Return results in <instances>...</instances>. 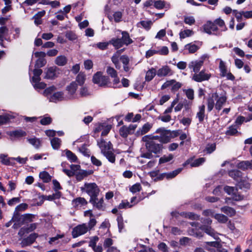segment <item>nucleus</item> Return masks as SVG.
Here are the masks:
<instances>
[{"mask_svg": "<svg viewBox=\"0 0 252 252\" xmlns=\"http://www.w3.org/2000/svg\"><path fill=\"white\" fill-rule=\"evenodd\" d=\"M96 220L94 218L90 219L89 222L78 224L74 227L72 230L71 234L73 238L86 234L88 231L92 229L96 225Z\"/></svg>", "mask_w": 252, "mask_h": 252, "instance_id": "f257e3e1", "label": "nucleus"}, {"mask_svg": "<svg viewBox=\"0 0 252 252\" xmlns=\"http://www.w3.org/2000/svg\"><path fill=\"white\" fill-rule=\"evenodd\" d=\"M142 141L145 142V146L147 150L151 153L158 154L163 148L161 144L156 143L153 139L152 135H145L142 137Z\"/></svg>", "mask_w": 252, "mask_h": 252, "instance_id": "f03ea898", "label": "nucleus"}, {"mask_svg": "<svg viewBox=\"0 0 252 252\" xmlns=\"http://www.w3.org/2000/svg\"><path fill=\"white\" fill-rule=\"evenodd\" d=\"M82 192H86L90 197L98 196L100 189L94 183H85L83 186L80 188Z\"/></svg>", "mask_w": 252, "mask_h": 252, "instance_id": "7ed1b4c3", "label": "nucleus"}, {"mask_svg": "<svg viewBox=\"0 0 252 252\" xmlns=\"http://www.w3.org/2000/svg\"><path fill=\"white\" fill-rule=\"evenodd\" d=\"M155 133L158 134V135H152L153 139L158 140L162 143H168L171 139V133L168 130L164 127H160L157 129Z\"/></svg>", "mask_w": 252, "mask_h": 252, "instance_id": "20e7f679", "label": "nucleus"}, {"mask_svg": "<svg viewBox=\"0 0 252 252\" xmlns=\"http://www.w3.org/2000/svg\"><path fill=\"white\" fill-rule=\"evenodd\" d=\"M93 81L94 84L98 85L102 87H111V83L109 77L107 76L103 75L100 71L97 72L94 74L93 78Z\"/></svg>", "mask_w": 252, "mask_h": 252, "instance_id": "39448f33", "label": "nucleus"}, {"mask_svg": "<svg viewBox=\"0 0 252 252\" xmlns=\"http://www.w3.org/2000/svg\"><path fill=\"white\" fill-rule=\"evenodd\" d=\"M209 56L207 54L203 55L198 60L192 61L189 65V68L191 70V72L195 73L200 71L201 67L203 66L204 62L208 61Z\"/></svg>", "mask_w": 252, "mask_h": 252, "instance_id": "423d86ee", "label": "nucleus"}, {"mask_svg": "<svg viewBox=\"0 0 252 252\" xmlns=\"http://www.w3.org/2000/svg\"><path fill=\"white\" fill-rule=\"evenodd\" d=\"M183 86L182 83L177 81L175 79L167 80L161 87V90H164L168 88H170L172 93H175L177 92Z\"/></svg>", "mask_w": 252, "mask_h": 252, "instance_id": "0eeeda50", "label": "nucleus"}, {"mask_svg": "<svg viewBox=\"0 0 252 252\" xmlns=\"http://www.w3.org/2000/svg\"><path fill=\"white\" fill-rule=\"evenodd\" d=\"M203 31L209 34L220 35V32L214 22L208 21L203 26Z\"/></svg>", "mask_w": 252, "mask_h": 252, "instance_id": "6e6552de", "label": "nucleus"}, {"mask_svg": "<svg viewBox=\"0 0 252 252\" xmlns=\"http://www.w3.org/2000/svg\"><path fill=\"white\" fill-rule=\"evenodd\" d=\"M211 74L205 69H203L200 71L194 73L191 77V79L196 82H202L204 81H208L211 77Z\"/></svg>", "mask_w": 252, "mask_h": 252, "instance_id": "1a4fd4ad", "label": "nucleus"}, {"mask_svg": "<svg viewBox=\"0 0 252 252\" xmlns=\"http://www.w3.org/2000/svg\"><path fill=\"white\" fill-rule=\"evenodd\" d=\"M224 190L228 195H231L232 199L234 200L240 201L243 200L244 198L242 195L237 193L238 189L236 187L226 186L224 188Z\"/></svg>", "mask_w": 252, "mask_h": 252, "instance_id": "9d476101", "label": "nucleus"}, {"mask_svg": "<svg viewBox=\"0 0 252 252\" xmlns=\"http://www.w3.org/2000/svg\"><path fill=\"white\" fill-rule=\"evenodd\" d=\"M97 145L101 150V153L103 154L109 150H112V144L110 141H106L103 138H100L97 141Z\"/></svg>", "mask_w": 252, "mask_h": 252, "instance_id": "9b49d317", "label": "nucleus"}, {"mask_svg": "<svg viewBox=\"0 0 252 252\" xmlns=\"http://www.w3.org/2000/svg\"><path fill=\"white\" fill-rule=\"evenodd\" d=\"M205 161V158H200L195 160L192 158H190L183 164V166L186 167L187 165L190 164L191 167H197L201 165Z\"/></svg>", "mask_w": 252, "mask_h": 252, "instance_id": "f8f14e48", "label": "nucleus"}, {"mask_svg": "<svg viewBox=\"0 0 252 252\" xmlns=\"http://www.w3.org/2000/svg\"><path fill=\"white\" fill-rule=\"evenodd\" d=\"M77 84L75 82H72L66 88V90L67 91V97L69 99H74L75 98V94L77 89Z\"/></svg>", "mask_w": 252, "mask_h": 252, "instance_id": "ddd939ff", "label": "nucleus"}, {"mask_svg": "<svg viewBox=\"0 0 252 252\" xmlns=\"http://www.w3.org/2000/svg\"><path fill=\"white\" fill-rule=\"evenodd\" d=\"M106 72L107 74L111 78H113V85H117L120 83V79L118 77V72L113 67L107 66Z\"/></svg>", "mask_w": 252, "mask_h": 252, "instance_id": "4468645a", "label": "nucleus"}, {"mask_svg": "<svg viewBox=\"0 0 252 252\" xmlns=\"http://www.w3.org/2000/svg\"><path fill=\"white\" fill-rule=\"evenodd\" d=\"M215 100L216 103L215 104V108L216 110L220 111L222 108L223 105L227 100V97L225 95L219 96L217 93L214 94Z\"/></svg>", "mask_w": 252, "mask_h": 252, "instance_id": "2eb2a0df", "label": "nucleus"}, {"mask_svg": "<svg viewBox=\"0 0 252 252\" xmlns=\"http://www.w3.org/2000/svg\"><path fill=\"white\" fill-rule=\"evenodd\" d=\"M157 75L159 77H164L167 76H171L173 74V71L167 65L163 66L157 71Z\"/></svg>", "mask_w": 252, "mask_h": 252, "instance_id": "dca6fc26", "label": "nucleus"}, {"mask_svg": "<svg viewBox=\"0 0 252 252\" xmlns=\"http://www.w3.org/2000/svg\"><path fill=\"white\" fill-rule=\"evenodd\" d=\"M38 236V234L35 233L31 234L28 237L22 240L21 243L22 247L23 248L33 243Z\"/></svg>", "mask_w": 252, "mask_h": 252, "instance_id": "f3484780", "label": "nucleus"}, {"mask_svg": "<svg viewBox=\"0 0 252 252\" xmlns=\"http://www.w3.org/2000/svg\"><path fill=\"white\" fill-rule=\"evenodd\" d=\"M88 204V201L87 200L82 197H77L74 199L72 201V205L73 207L80 209L84 206H86Z\"/></svg>", "mask_w": 252, "mask_h": 252, "instance_id": "a211bd4d", "label": "nucleus"}, {"mask_svg": "<svg viewBox=\"0 0 252 252\" xmlns=\"http://www.w3.org/2000/svg\"><path fill=\"white\" fill-rule=\"evenodd\" d=\"M59 69L56 66H52L49 67L46 73L45 78L53 79L58 76Z\"/></svg>", "mask_w": 252, "mask_h": 252, "instance_id": "6ab92c4d", "label": "nucleus"}, {"mask_svg": "<svg viewBox=\"0 0 252 252\" xmlns=\"http://www.w3.org/2000/svg\"><path fill=\"white\" fill-rule=\"evenodd\" d=\"M89 202L92 204L94 208H95L99 211H104L105 209L103 197L100 198L99 199V201L96 202H95V200L93 198L90 199Z\"/></svg>", "mask_w": 252, "mask_h": 252, "instance_id": "aec40b11", "label": "nucleus"}, {"mask_svg": "<svg viewBox=\"0 0 252 252\" xmlns=\"http://www.w3.org/2000/svg\"><path fill=\"white\" fill-rule=\"evenodd\" d=\"M122 37L120 38L121 41L122 42V44L124 45L128 46L129 44L133 43V41L130 38L129 36V34L126 31H122Z\"/></svg>", "mask_w": 252, "mask_h": 252, "instance_id": "412c9836", "label": "nucleus"}, {"mask_svg": "<svg viewBox=\"0 0 252 252\" xmlns=\"http://www.w3.org/2000/svg\"><path fill=\"white\" fill-rule=\"evenodd\" d=\"M152 124H150L149 123H147L145 124L141 128H139L136 132V135L137 136L143 135L148 132L151 129L152 127Z\"/></svg>", "mask_w": 252, "mask_h": 252, "instance_id": "4be33fe9", "label": "nucleus"}, {"mask_svg": "<svg viewBox=\"0 0 252 252\" xmlns=\"http://www.w3.org/2000/svg\"><path fill=\"white\" fill-rule=\"evenodd\" d=\"M92 171H87L80 169L76 173H74V175L76 180L78 182L81 181L85 177L92 174Z\"/></svg>", "mask_w": 252, "mask_h": 252, "instance_id": "5701e85b", "label": "nucleus"}, {"mask_svg": "<svg viewBox=\"0 0 252 252\" xmlns=\"http://www.w3.org/2000/svg\"><path fill=\"white\" fill-rule=\"evenodd\" d=\"M228 175L237 182H240L242 180V173L238 170L229 171Z\"/></svg>", "mask_w": 252, "mask_h": 252, "instance_id": "b1692460", "label": "nucleus"}, {"mask_svg": "<svg viewBox=\"0 0 252 252\" xmlns=\"http://www.w3.org/2000/svg\"><path fill=\"white\" fill-rule=\"evenodd\" d=\"M154 6L158 9H169L170 8V4L163 0H156L154 2Z\"/></svg>", "mask_w": 252, "mask_h": 252, "instance_id": "393cba45", "label": "nucleus"}, {"mask_svg": "<svg viewBox=\"0 0 252 252\" xmlns=\"http://www.w3.org/2000/svg\"><path fill=\"white\" fill-rule=\"evenodd\" d=\"M27 133L26 131L18 129L14 131H10L9 133V135L11 137L15 138H20L26 136Z\"/></svg>", "mask_w": 252, "mask_h": 252, "instance_id": "a878e982", "label": "nucleus"}, {"mask_svg": "<svg viewBox=\"0 0 252 252\" xmlns=\"http://www.w3.org/2000/svg\"><path fill=\"white\" fill-rule=\"evenodd\" d=\"M63 99V94L62 92H58L54 93L50 98L49 100L51 102H57L62 101Z\"/></svg>", "mask_w": 252, "mask_h": 252, "instance_id": "bb28decb", "label": "nucleus"}, {"mask_svg": "<svg viewBox=\"0 0 252 252\" xmlns=\"http://www.w3.org/2000/svg\"><path fill=\"white\" fill-rule=\"evenodd\" d=\"M27 141L32 145L35 148L39 149L41 145V140L35 137L32 138H27Z\"/></svg>", "mask_w": 252, "mask_h": 252, "instance_id": "cd10ccee", "label": "nucleus"}, {"mask_svg": "<svg viewBox=\"0 0 252 252\" xmlns=\"http://www.w3.org/2000/svg\"><path fill=\"white\" fill-rule=\"evenodd\" d=\"M51 146L53 149L59 150L62 145V140L58 137H54L50 140Z\"/></svg>", "mask_w": 252, "mask_h": 252, "instance_id": "c85d7f7f", "label": "nucleus"}, {"mask_svg": "<svg viewBox=\"0 0 252 252\" xmlns=\"http://www.w3.org/2000/svg\"><path fill=\"white\" fill-rule=\"evenodd\" d=\"M205 106L204 104L199 106V111L196 114V118L198 119L200 123L204 121L205 117Z\"/></svg>", "mask_w": 252, "mask_h": 252, "instance_id": "c756f323", "label": "nucleus"}, {"mask_svg": "<svg viewBox=\"0 0 252 252\" xmlns=\"http://www.w3.org/2000/svg\"><path fill=\"white\" fill-rule=\"evenodd\" d=\"M109 43L112 44L116 49H118L123 46L122 42L120 38H112L109 40Z\"/></svg>", "mask_w": 252, "mask_h": 252, "instance_id": "7c9ffc66", "label": "nucleus"}, {"mask_svg": "<svg viewBox=\"0 0 252 252\" xmlns=\"http://www.w3.org/2000/svg\"><path fill=\"white\" fill-rule=\"evenodd\" d=\"M221 212L228 216L232 217L235 215L236 211L233 208L229 206H224L221 208Z\"/></svg>", "mask_w": 252, "mask_h": 252, "instance_id": "2f4dec72", "label": "nucleus"}, {"mask_svg": "<svg viewBox=\"0 0 252 252\" xmlns=\"http://www.w3.org/2000/svg\"><path fill=\"white\" fill-rule=\"evenodd\" d=\"M181 216L191 220H198L199 219V216L198 215L192 212H181Z\"/></svg>", "mask_w": 252, "mask_h": 252, "instance_id": "473e14b6", "label": "nucleus"}, {"mask_svg": "<svg viewBox=\"0 0 252 252\" xmlns=\"http://www.w3.org/2000/svg\"><path fill=\"white\" fill-rule=\"evenodd\" d=\"M238 167L243 170L248 169V168L252 169V161H243L238 164Z\"/></svg>", "mask_w": 252, "mask_h": 252, "instance_id": "72a5a7b5", "label": "nucleus"}, {"mask_svg": "<svg viewBox=\"0 0 252 252\" xmlns=\"http://www.w3.org/2000/svg\"><path fill=\"white\" fill-rule=\"evenodd\" d=\"M238 132V131L236 126L235 125H232L227 128L225 134L227 136H235L237 135Z\"/></svg>", "mask_w": 252, "mask_h": 252, "instance_id": "f704fd0d", "label": "nucleus"}, {"mask_svg": "<svg viewBox=\"0 0 252 252\" xmlns=\"http://www.w3.org/2000/svg\"><path fill=\"white\" fill-rule=\"evenodd\" d=\"M12 158H8L7 155L1 154L0 155V159L1 162L5 165H13L14 164L13 163L11 162L10 160H12Z\"/></svg>", "mask_w": 252, "mask_h": 252, "instance_id": "c9c22d12", "label": "nucleus"}, {"mask_svg": "<svg viewBox=\"0 0 252 252\" xmlns=\"http://www.w3.org/2000/svg\"><path fill=\"white\" fill-rule=\"evenodd\" d=\"M156 74H157V72L156 69L154 68H152L151 69H149L146 72L145 79L147 81H151L154 77L156 76Z\"/></svg>", "mask_w": 252, "mask_h": 252, "instance_id": "e433bc0d", "label": "nucleus"}, {"mask_svg": "<svg viewBox=\"0 0 252 252\" xmlns=\"http://www.w3.org/2000/svg\"><path fill=\"white\" fill-rule=\"evenodd\" d=\"M86 75L83 72H80L76 78L75 82H77V85L82 86L86 80Z\"/></svg>", "mask_w": 252, "mask_h": 252, "instance_id": "4c0bfd02", "label": "nucleus"}, {"mask_svg": "<svg viewBox=\"0 0 252 252\" xmlns=\"http://www.w3.org/2000/svg\"><path fill=\"white\" fill-rule=\"evenodd\" d=\"M35 216L33 214H26L22 216V224L31 222L35 218Z\"/></svg>", "mask_w": 252, "mask_h": 252, "instance_id": "58836bf2", "label": "nucleus"}, {"mask_svg": "<svg viewBox=\"0 0 252 252\" xmlns=\"http://www.w3.org/2000/svg\"><path fill=\"white\" fill-rule=\"evenodd\" d=\"M67 58L64 56H59L55 60V63L59 66H63L67 63Z\"/></svg>", "mask_w": 252, "mask_h": 252, "instance_id": "ea45409f", "label": "nucleus"}, {"mask_svg": "<svg viewBox=\"0 0 252 252\" xmlns=\"http://www.w3.org/2000/svg\"><path fill=\"white\" fill-rule=\"evenodd\" d=\"M201 229L204 231L206 233L210 235L211 236L213 237L214 238H215L216 236V232L211 227L208 226H202L201 227Z\"/></svg>", "mask_w": 252, "mask_h": 252, "instance_id": "a19ab883", "label": "nucleus"}, {"mask_svg": "<svg viewBox=\"0 0 252 252\" xmlns=\"http://www.w3.org/2000/svg\"><path fill=\"white\" fill-rule=\"evenodd\" d=\"M214 97H215L214 94H213L212 97H209L207 99V110L208 112H211L214 106L215 107Z\"/></svg>", "mask_w": 252, "mask_h": 252, "instance_id": "79ce46f5", "label": "nucleus"}, {"mask_svg": "<svg viewBox=\"0 0 252 252\" xmlns=\"http://www.w3.org/2000/svg\"><path fill=\"white\" fill-rule=\"evenodd\" d=\"M194 32L193 31L191 30H185L183 31H181L179 33L180 38L181 39H184L187 37L190 36L193 34Z\"/></svg>", "mask_w": 252, "mask_h": 252, "instance_id": "37998d69", "label": "nucleus"}, {"mask_svg": "<svg viewBox=\"0 0 252 252\" xmlns=\"http://www.w3.org/2000/svg\"><path fill=\"white\" fill-rule=\"evenodd\" d=\"M39 177L44 183H48L51 180V176L46 171H42L39 174Z\"/></svg>", "mask_w": 252, "mask_h": 252, "instance_id": "c03bdc74", "label": "nucleus"}, {"mask_svg": "<svg viewBox=\"0 0 252 252\" xmlns=\"http://www.w3.org/2000/svg\"><path fill=\"white\" fill-rule=\"evenodd\" d=\"M174 158V156L169 154L168 155H164L161 157L159 159V163L162 164L166 163L172 160Z\"/></svg>", "mask_w": 252, "mask_h": 252, "instance_id": "a18cd8bd", "label": "nucleus"}, {"mask_svg": "<svg viewBox=\"0 0 252 252\" xmlns=\"http://www.w3.org/2000/svg\"><path fill=\"white\" fill-rule=\"evenodd\" d=\"M106 158L111 163H113L115 162V156L112 152V150L103 154Z\"/></svg>", "mask_w": 252, "mask_h": 252, "instance_id": "49530a36", "label": "nucleus"}, {"mask_svg": "<svg viewBox=\"0 0 252 252\" xmlns=\"http://www.w3.org/2000/svg\"><path fill=\"white\" fill-rule=\"evenodd\" d=\"M214 217L219 222L223 223L226 222L228 220L227 217L223 214H216L214 215Z\"/></svg>", "mask_w": 252, "mask_h": 252, "instance_id": "de8ad7c7", "label": "nucleus"}, {"mask_svg": "<svg viewBox=\"0 0 252 252\" xmlns=\"http://www.w3.org/2000/svg\"><path fill=\"white\" fill-rule=\"evenodd\" d=\"M183 107H184L183 113L185 114L186 112H189L191 109L192 102V101L185 99L183 102Z\"/></svg>", "mask_w": 252, "mask_h": 252, "instance_id": "09e8293b", "label": "nucleus"}, {"mask_svg": "<svg viewBox=\"0 0 252 252\" xmlns=\"http://www.w3.org/2000/svg\"><path fill=\"white\" fill-rule=\"evenodd\" d=\"M185 93L187 97L189 99V101H192L194 98V91L192 89H185L183 90Z\"/></svg>", "mask_w": 252, "mask_h": 252, "instance_id": "8fccbe9b", "label": "nucleus"}, {"mask_svg": "<svg viewBox=\"0 0 252 252\" xmlns=\"http://www.w3.org/2000/svg\"><path fill=\"white\" fill-rule=\"evenodd\" d=\"M219 69L220 72L221 77H225L226 72H227V68L224 62L221 60H220L219 64Z\"/></svg>", "mask_w": 252, "mask_h": 252, "instance_id": "3c124183", "label": "nucleus"}, {"mask_svg": "<svg viewBox=\"0 0 252 252\" xmlns=\"http://www.w3.org/2000/svg\"><path fill=\"white\" fill-rule=\"evenodd\" d=\"M119 132L120 135L124 138L126 137L128 134H131L130 132L129 131L127 126H124L120 128Z\"/></svg>", "mask_w": 252, "mask_h": 252, "instance_id": "603ef678", "label": "nucleus"}, {"mask_svg": "<svg viewBox=\"0 0 252 252\" xmlns=\"http://www.w3.org/2000/svg\"><path fill=\"white\" fill-rule=\"evenodd\" d=\"M182 169L178 168L174 171H173L170 173H166L164 175V177L167 179H172L177 176L179 173H180Z\"/></svg>", "mask_w": 252, "mask_h": 252, "instance_id": "864d4df0", "label": "nucleus"}, {"mask_svg": "<svg viewBox=\"0 0 252 252\" xmlns=\"http://www.w3.org/2000/svg\"><path fill=\"white\" fill-rule=\"evenodd\" d=\"M214 22L215 23L216 26L218 25L220 28H223L220 32L225 31L227 30V29L226 27L225 26V23H224V21L222 19H221V18H218V19H216Z\"/></svg>", "mask_w": 252, "mask_h": 252, "instance_id": "5fc2aeb1", "label": "nucleus"}, {"mask_svg": "<svg viewBox=\"0 0 252 252\" xmlns=\"http://www.w3.org/2000/svg\"><path fill=\"white\" fill-rule=\"evenodd\" d=\"M65 155L67 158L71 162H75L77 159L76 156L69 150H66L65 151Z\"/></svg>", "mask_w": 252, "mask_h": 252, "instance_id": "6e6d98bb", "label": "nucleus"}, {"mask_svg": "<svg viewBox=\"0 0 252 252\" xmlns=\"http://www.w3.org/2000/svg\"><path fill=\"white\" fill-rule=\"evenodd\" d=\"M79 92L81 97H87L91 94L88 89L85 86L80 88Z\"/></svg>", "mask_w": 252, "mask_h": 252, "instance_id": "4d7b16f0", "label": "nucleus"}, {"mask_svg": "<svg viewBox=\"0 0 252 252\" xmlns=\"http://www.w3.org/2000/svg\"><path fill=\"white\" fill-rule=\"evenodd\" d=\"M152 25V22L151 21H141L137 24L138 27L141 26L147 30L150 29Z\"/></svg>", "mask_w": 252, "mask_h": 252, "instance_id": "13d9d810", "label": "nucleus"}, {"mask_svg": "<svg viewBox=\"0 0 252 252\" xmlns=\"http://www.w3.org/2000/svg\"><path fill=\"white\" fill-rule=\"evenodd\" d=\"M8 30L5 26L0 28V40L3 41L5 36L8 33Z\"/></svg>", "mask_w": 252, "mask_h": 252, "instance_id": "bf43d9fd", "label": "nucleus"}, {"mask_svg": "<svg viewBox=\"0 0 252 252\" xmlns=\"http://www.w3.org/2000/svg\"><path fill=\"white\" fill-rule=\"evenodd\" d=\"M124 51V49L118 50L115 54H114L112 56L111 58V61L114 64L117 63L119 62V55Z\"/></svg>", "mask_w": 252, "mask_h": 252, "instance_id": "052dcab7", "label": "nucleus"}, {"mask_svg": "<svg viewBox=\"0 0 252 252\" xmlns=\"http://www.w3.org/2000/svg\"><path fill=\"white\" fill-rule=\"evenodd\" d=\"M98 240L99 238L96 236L91 237L89 243V246L93 249L96 247V243Z\"/></svg>", "mask_w": 252, "mask_h": 252, "instance_id": "680f3d73", "label": "nucleus"}, {"mask_svg": "<svg viewBox=\"0 0 252 252\" xmlns=\"http://www.w3.org/2000/svg\"><path fill=\"white\" fill-rule=\"evenodd\" d=\"M52 122V119L50 117H43L41 118L40 123L42 125L46 126L51 124Z\"/></svg>", "mask_w": 252, "mask_h": 252, "instance_id": "e2e57ef3", "label": "nucleus"}, {"mask_svg": "<svg viewBox=\"0 0 252 252\" xmlns=\"http://www.w3.org/2000/svg\"><path fill=\"white\" fill-rule=\"evenodd\" d=\"M185 47L189 50V53H194L198 49V47L197 45L191 43L186 45Z\"/></svg>", "mask_w": 252, "mask_h": 252, "instance_id": "0e129e2a", "label": "nucleus"}, {"mask_svg": "<svg viewBox=\"0 0 252 252\" xmlns=\"http://www.w3.org/2000/svg\"><path fill=\"white\" fill-rule=\"evenodd\" d=\"M158 54L161 55H167L169 53L168 48L166 46L161 47H157Z\"/></svg>", "mask_w": 252, "mask_h": 252, "instance_id": "69168bd1", "label": "nucleus"}, {"mask_svg": "<svg viewBox=\"0 0 252 252\" xmlns=\"http://www.w3.org/2000/svg\"><path fill=\"white\" fill-rule=\"evenodd\" d=\"M109 44H110L109 41L108 42H98L96 44V46L98 49L104 50L108 48V46Z\"/></svg>", "mask_w": 252, "mask_h": 252, "instance_id": "338daca9", "label": "nucleus"}, {"mask_svg": "<svg viewBox=\"0 0 252 252\" xmlns=\"http://www.w3.org/2000/svg\"><path fill=\"white\" fill-rule=\"evenodd\" d=\"M184 21L186 24L190 26L193 25L195 22L193 16H185Z\"/></svg>", "mask_w": 252, "mask_h": 252, "instance_id": "774afa93", "label": "nucleus"}]
</instances>
